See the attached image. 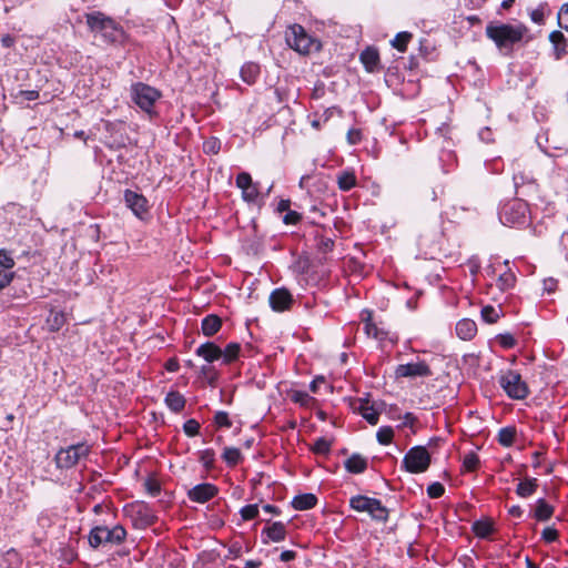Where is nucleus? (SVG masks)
Segmentation results:
<instances>
[{
	"label": "nucleus",
	"instance_id": "1",
	"mask_svg": "<svg viewBox=\"0 0 568 568\" xmlns=\"http://www.w3.org/2000/svg\"><path fill=\"white\" fill-rule=\"evenodd\" d=\"M528 33V27L521 22L511 24L491 21L485 28L486 37L491 40L499 52L505 55H509L514 47L524 40L525 42L530 41L531 37H529Z\"/></svg>",
	"mask_w": 568,
	"mask_h": 568
},
{
	"label": "nucleus",
	"instance_id": "2",
	"mask_svg": "<svg viewBox=\"0 0 568 568\" xmlns=\"http://www.w3.org/2000/svg\"><path fill=\"white\" fill-rule=\"evenodd\" d=\"M87 24L92 32L100 33L103 40L110 44H123L126 33L123 28L112 18L101 11H93L85 14Z\"/></svg>",
	"mask_w": 568,
	"mask_h": 568
},
{
	"label": "nucleus",
	"instance_id": "3",
	"mask_svg": "<svg viewBox=\"0 0 568 568\" xmlns=\"http://www.w3.org/2000/svg\"><path fill=\"white\" fill-rule=\"evenodd\" d=\"M130 97L134 104L148 114L150 120L158 116L155 103L162 97L160 90L143 82H134L130 87Z\"/></svg>",
	"mask_w": 568,
	"mask_h": 568
},
{
	"label": "nucleus",
	"instance_id": "4",
	"mask_svg": "<svg viewBox=\"0 0 568 568\" xmlns=\"http://www.w3.org/2000/svg\"><path fill=\"white\" fill-rule=\"evenodd\" d=\"M286 42L294 51L300 54H308L312 51H318L321 43L312 38L300 24H294L286 33Z\"/></svg>",
	"mask_w": 568,
	"mask_h": 568
},
{
	"label": "nucleus",
	"instance_id": "5",
	"mask_svg": "<svg viewBox=\"0 0 568 568\" xmlns=\"http://www.w3.org/2000/svg\"><path fill=\"white\" fill-rule=\"evenodd\" d=\"M498 383L511 399L520 400L529 395V388L526 382L523 381L521 375L516 371L507 369L501 372Z\"/></svg>",
	"mask_w": 568,
	"mask_h": 568
},
{
	"label": "nucleus",
	"instance_id": "6",
	"mask_svg": "<svg viewBox=\"0 0 568 568\" xmlns=\"http://www.w3.org/2000/svg\"><path fill=\"white\" fill-rule=\"evenodd\" d=\"M432 457L425 446H414L405 454L402 468L409 474L425 473L430 466Z\"/></svg>",
	"mask_w": 568,
	"mask_h": 568
},
{
	"label": "nucleus",
	"instance_id": "7",
	"mask_svg": "<svg viewBox=\"0 0 568 568\" xmlns=\"http://www.w3.org/2000/svg\"><path fill=\"white\" fill-rule=\"evenodd\" d=\"M528 205L525 201L516 199L505 203L499 210V221L504 225L520 226L527 222Z\"/></svg>",
	"mask_w": 568,
	"mask_h": 568
},
{
	"label": "nucleus",
	"instance_id": "8",
	"mask_svg": "<svg viewBox=\"0 0 568 568\" xmlns=\"http://www.w3.org/2000/svg\"><path fill=\"white\" fill-rule=\"evenodd\" d=\"M90 453V446L85 443H78L61 448L54 456V462L60 469H70L74 467L81 459H85Z\"/></svg>",
	"mask_w": 568,
	"mask_h": 568
},
{
	"label": "nucleus",
	"instance_id": "9",
	"mask_svg": "<svg viewBox=\"0 0 568 568\" xmlns=\"http://www.w3.org/2000/svg\"><path fill=\"white\" fill-rule=\"evenodd\" d=\"M235 184L242 190V199L246 203H256L261 196L258 182H253L252 176L247 172H241L236 175Z\"/></svg>",
	"mask_w": 568,
	"mask_h": 568
},
{
	"label": "nucleus",
	"instance_id": "10",
	"mask_svg": "<svg viewBox=\"0 0 568 568\" xmlns=\"http://www.w3.org/2000/svg\"><path fill=\"white\" fill-rule=\"evenodd\" d=\"M433 372L429 365L424 362L400 364L395 369V376L400 377H429Z\"/></svg>",
	"mask_w": 568,
	"mask_h": 568
},
{
	"label": "nucleus",
	"instance_id": "11",
	"mask_svg": "<svg viewBox=\"0 0 568 568\" xmlns=\"http://www.w3.org/2000/svg\"><path fill=\"white\" fill-rule=\"evenodd\" d=\"M217 494V486L211 483H202L190 488L186 496L193 503L204 504L213 499Z\"/></svg>",
	"mask_w": 568,
	"mask_h": 568
},
{
	"label": "nucleus",
	"instance_id": "12",
	"mask_svg": "<svg viewBox=\"0 0 568 568\" xmlns=\"http://www.w3.org/2000/svg\"><path fill=\"white\" fill-rule=\"evenodd\" d=\"M268 302L274 312H285L291 308L294 298L287 288L278 287L271 292Z\"/></svg>",
	"mask_w": 568,
	"mask_h": 568
},
{
	"label": "nucleus",
	"instance_id": "13",
	"mask_svg": "<svg viewBox=\"0 0 568 568\" xmlns=\"http://www.w3.org/2000/svg\"><path fill=\"white\" fill-rule=\"evenodd\" d=\"M287 535L286 525L282 521L270 523L261 531V539L263 544L280 542L285 540Z\"/></svg>",
	"mask_w": 568,
	"mask_h": 568
},
{
	"label": "nucleus",
	"instance_id": "14",
	"mask_svg": "<svg viewBox=\"0 0 568 568\" xmlns=\"http://www.w3.org/2000/svg\"><path fill=\"white\" fill-rule=\"evenodd\" d=\"M125 205L140 219L148 212V200L141 193L132 190L124 191Z\"/></svg>",
	"mask_w": 568,
	"mask_h": 568
},
{
	"label": "nucleus",
	"instance_id": "15",
	"mask_svg": "<svg viewBox=\"0 0 568 568\" xmlns=\"http://www.w3.org/2000/svg\"><path fill=\"white\" fill-rule=\"evenodd\" d=\"M195 355L202 357L207 363H214L221 359L222 348L214 342H205L195 349Z\"/></svg>",
	"mask_w": 568,
	"mask_h": 568
},
{
	"label": "nucleus",
	"instance_id": "16",
	"mask_svg": "<svg viewBox=\"0 0 568 568\" xmlns=\"http://www.w3.org/2000/svg\"><path fill=\"white\" fill-rule=\"evenodd\" d=\"M549 41L552 44L554 58L556 60H561L568 54V41L561 31L550 32Z\"/></svg>",
	"mask_w": 568,
	"mask_h": 568
},
{
	"label": "nucleus",
	"instance_id": "17",
	"mask_svg": "<svg viewBox=\"0 0 568 568\" xmlns=\"http://www.w3.org/2000/svg\"><path fill=\"white\" fill-rule=\"evenodd\" d=\"M359 60L367 72H375L379 67V53L376 48L367 47L361 52Z\"/></svg>",
	"mask_w": 568,
	"mask_h": 568
},
{
	"label": "nucleus",
	"instance_id": "18",
	"mask_svg": "<svg viewBox=\"0 0 568 568\" xmlns=\"http://www.w3.org/2000/svg\"><path fill=\"white\" fill-rule=\"evenodd\" d=\"M103 546L108 545H120L126 538V530L121 525H115L112 528H108L104 526V535H103Z\"/></svg>",
	"mask_w": 568,
	"mask_h": 568
},
{
	"label": "nucleus",
	"instance_id": "19",
	"mask_svg": "<svg viewBox=\"0 0 568 568\" xmlns=\"http://www.w3.org/2000/svg\"><path fill=\"white\" fill-rule=\"evenodd\" d=\"M477 333V325L470 318H463L456 324V335L463 341H470Z\"/></svg>",
	"mask_w": 568,
	"mask_h": 568
},
{
	"label": "nucleus",
	"instance_id": "20",
	"mask_svg": "<svg viewBox=\"0 0 568 568\" xmlns=\"http://www.w3.org/2000/svg\"><path fill=\"white\" fill-rule=\"evenodd\" d=\"M471 530L476 537L486 539L495 531L494 521L488 517L480 518L473 523Z\"/></svg>",
	"mask_w": 568,
	"mask_h": 568
},
{
	"label": "nucleus",
	"instance_id": "21",
	"mask_svg": "<svg viewBox=\"0 0 568 568\" xmlns=\"http://www.w3.org/2000/svg\"><path fill=\"white\" fill-rule=\"evenodd\" d=\"M368 462L361 454L351 455L344 463L345 469L351 474H362L367 469Z\"/></svg>",
	"mask_w": 568,
	"mask_h": 568
},
{
	"label": "nucleus",
	"instance_id": "22",
	"mask_svg": "<svg viewBox=\"0 0 568 568\" xmlns=\"http://www.w3.org/2000/svg\"><path fill=\"white\" fill-rule=\"evenodd\" d=\"M555 508L544 498L536 500L532 517L538 521H547L554 515Z\"/></svg>",
	"mask_w": 568,
	"mask_h": 568
},
{
	"label": "nucleus",
	"instance_id": "23",
	"mask_svg": "<svg viewBox=\"0 0 568 568\" xmlns=\"http://www.w3.org/2000/svg\"><path fill=\"white\" fill-rule=\"evenodd\" d=\"M221 327L222 320L215 314L206 315L201 322V331L207 337L215 335Z\"/></svg>",
	"mask_w": 568,
	"mask_h": 568
},
{
	"label": "nucleus",
	"instance_id": "24",
	"mask_svg": "<svg viewBox=\"0 0 568 568\" xmlns=\"http://www.w3.org/2000/svg\"><path fill=\"white\" fill-rule=\"evenodd\" d=\"M164 403L171 412L178 414L184 409L186 399L180 392L170 390L164 398Z\"/></svg>",
	"mask_w": 568,
	"mask_h": 568
},
{
	"label": "nucleus",
	"instance_id": "25",
	"mask_svg": "<svg viewBox=\"0 0 568 568\" xmlns=\"http://www.w3.org/2000/svg\"><path fill=\"white\" fill-rule=\"evenodd\" d=\"M317 497L314 494L306 493L295 496L291 505L295 510H308L316 506Z\"/></svg>",
	"mask_w": 568,
	"mask_h": 568
},
{
	"label": "nucleus",
	"instance_id": "26",
	"mask_svg": "<svg viewBox=\"0 0 568 568\" xmlns=\"http://www.w3.org/2000/svg\"><path fill=\"white\" fill-rule=\"evenodd\" d=\"M338 189L343 192H348L357 185V178L354 171L344 170L336 176Z\"/></svg>",
	"mask_w": 568,
	"mask_h": 568
},
{
	"label": "nucleus",
	"instance_id": "27",
	"mask_svg": "<svg viewBox=\"0 0 568 568\" xmlns=\"http://www.w3.org/2000/svg\"><path fill=\"white\" fill-rule=\"evenodd\" d=\"M514 186L516 189V194L519 196H525L528 194V191L534 189L532 179L526 176L524 173H515L513 176Z\"/></svg>",
	"mask_w": 568,
	"mask_h": 568
},
{
	"label": "nucleus",
	"instance_id": "28",
	"mask_svg": "<svg viewBox=\"0 0 568 568\" xmlns=\"http://www.w3.org/2000/svg\"><path fill=\"white\" fill-rule=\"evenodd\" d=\"M260 72H261V69L257 63L246 62L241 68L240 74H241V79L245 83L251 85L256 82L257 78L260 77Z\"/></svg>",
	"mask_w": 568,
	"mask_h": 568
},
{
	"label": "nucleus",
	"instance_id": "29",
	"mask_svg": "<svg viewBox=\"0 0 568 568\" xmlns=\"http://www.w3.org/2000/svg\"><path fill=\"white\" fill-rule=\"evenodd\" d=\"M538 488L537 478H526L520 480L516 487V494L521 498H528L532 496Z\"/></svg>",
	"mask_w": 568,
	"mask_h": 568
},
{
	"label": "nucleus",
	"instance_id": "30",
	"mask_svg": "<svg viewBox=\"0 0 568 568\" xmlns=\"http://www.w3.org/2000/svg\"><path fill=\"white\" fill-rule=\"evenodd\" d=\"M241 352V344L236 342L229 343L225 348H222V363L229 365L239 358Z\"/></svg>",
	"mask_w": 568,
	"mask_h": 568
},
{
	"label": "nucleus",
	"instance_id": "31",
	"mask_svg": "<svg viewBox=\"0 0 568 568\" xmlns=\"http://www.w3.org/2000/svg\"><path fill=\"white\" fill-rule=\"evenodd\" d=\"M374 500L375 498L357 495L349 499V506L358 513H368Z\"/></svg>",
	"mask_w": 568,
	"mask_h": 568
},
{
	"label": "nucleus",
	"instance_id": "32",
	"mask_svg": "<svg viewBox=\"0 0 568 568\" xmlns=\"http://www.w3.org/2000/svg\"><path fill=\"white\" fill-rule=\"evenodd\" d=\"M516 428L514 426H507L499 429L497 440L503 447H510L514 445L516 439Z\"/></svg>",
	"mask_w": 568,
	"mask_h": 568
},
{
	"label": "nucleus",
	"instance_id": "33",
	"mask_svg": "<svg viewBox=\"0 0 568 568\" xmlns=\"http://www.w3.org/2000/svg\"><path fill=\"white\" fill-rule=\"evenodd\" d=\"M528 14L534 23L544 26L546 16L550 14V9L547 2H540L538 7L530 10Z\"/></svg>",
	"mask_w": 568,
	"mask_h": 568
},
{
	"label": "nucleus",
	"instance_id": "34",
	"mask_svg": "<svg viewBox=\"0 0 568 568\" xmlns=\"http://www.w3.org/2000/svg\"><path fill=\"white\" fill-rule=\"evenodd\" d=\"M368 514L372 517V519L376 521L386 523L388 519V509L385 506H383L379 499L376 498L373 501Z\"/></svg>",
	"mask_w": 568,
	"mask_h": 568
},
{
	"label": "nucleus",
	"instance_id": "35",
	"mask_svg": "<svg viewBox=\"0 0 568 568\" xmlns=\"http://www.w3.org/2000/svg\"><path fill=\"white\" fill-rule=\"evenodd\" d=\"M45 322L50 332H58L65 324V315L63 312L51 311Z\"/></svg>",
	"mask_w": 568,
	"mask_h": 568
},
{
	"label": "nucleus",
	"instance_id": "36",
	"mask_svg": "<svg viewBox=\"0 0 568 568\" xmlns=\"http://www.w3.org/2000/svg\"><path fill=\"white\" fill-rule=\"evenodd\" d=\"M413 34L408 31L398 32L395 38L390 41L393 48L398 50L399 52H405L407 50V45L412 40Z\"/></svg>",
	"mask_w": 568,
	"mask_h": 568
},
{
	"label": "nucleus",
	"instance_id": "37",
	"mask_svg": "<svg viewBox=\"0 0 568 568\" xmlns=\"http://www.w3.org/2000/svg\"><path fill=\"white\" fill-rule=\"evenodd\" d=\"M515 283L516 275L510 270H507L506 272L501 273L497 280V286L501 292L509 291L515 286Z\"/></svg>",
	"mask_w": 568,
	"mask_h": 568
},
{
	"label": "nucleus",
	"instance_id": "38",
	"mask_svg": "<svg viewBox=\"0 0 568 568\" xmlns=\"http://www.w3.org/2000/svg\"><path fill=\"white\" fill-rule=\"evenodd\" d=\"M104 535V526H95L93 527L88 536L89 545L93 549H98L99 547L103 546V537Z\"/></svg>",
	"mask_w": 568,
	"mask_h": 568
},
{
	"label": "nucleus",
	"instance_id": "39",
	"mask_svg": "<svg viewBox=\"0 0 568 568\" xmlns=\"http://www.w3.org/2000/svg\"><path fill=\"white\" fill-rule=\"evenodd\" d=\"M222 459L231 467L236 466L241 459L242 454L239 448L235 447H225L222 454Z\"/></svg>",
	"mask_w": 568,
	"mask_h": 568
},
{
	"label": "nucleus",
	"instance_id": "40",
	"mask_svg": "<svg viewBox=\"0 0 568 568\" xmlns=\"http://www.w3.org/2000/svg\"><path fill=\"white\" fill-rule=\"evenodd\" d=\"M480 314H481V318L484 322H486L488 324H493L499 320V317L503 314V311L500 307H494L491 305H486L481 308Z\"/></svg>",
	"mask_w": 568,
	"mask_h": 568
},
{
	"label": "nucleus",
	"instance_id": "41",
	"mask_svg": "<svg viewBox=\"0 0 568 568\" xmlns=\"http://www.w3.org/2000/svg\"><path fill=\"white\" fill-rule=\"evenodd\" d=\"M199 462L206 470H211L215 463V452L212 448H206L199 452Z\"/></svg>",
	"mask_w": 568,
	"mask_h": 568
},
{
	"label": "nucleus",
	"instance_id": "42",
	"mask_svg": "<svg viewBox=\"0 0 568 568\" xmlns=\"http://www.w3.org/2000/svg\"><path fill=\"white\" fill-rule=\"evenodd\" d=\"M332 448V442L325 437L317 438L311 447V450L316 455H327Z\"/></svg>",
	"mask_w": 568,
	"mask_h": 568
},
{
	"label": "nucleus",
	"instance_id": "43",
	"mask_svg": "<svg viewBox=\"0 0 568 568\" xmlns=\"http://www.w3.org/2000/svg\"><path fill=\"white\" fill-rule=\"evenodd\" d=\"M359 413L362 417L371 425H376L379 419V413L374 407L368 406L367 403L361 405Z\"/></svg>",
	"mask_w": 568,
	"mask_h": 568
},
{
	"label": "nucleus",
	"instance_id": "44",
	"mask_svg": "<svg viewBox=\"0 0 568 568\" xmlns=\"http://www.w3.org/2000/svg\"><path fill=\"white\" fill-rule=\"evenodd\" d=\"M479 457L476 453L469 452L464 456L463 459V470L464 471H475L479 466Z\"/></svg>",
	"mask_w": 568,
	"mask_h": 568
},
{
	"label": "nucleus",
	"instance_id": "45",
	"mask_svg": "<svg viewBox=\"0 0 568 568\" xmlns=\"http://www.w3.org/2000/svg\"><path fill=\"white\" fill-rule=\"evenodd\" d=\"M394 437V430L390 426H382L376 433L377 442L381 445H389Z\"/></svg>",
	"mask_w": 568,
	"mask_h": 568
},
{
	"label": "nucleus",
	"instance_id": "46",
	"mask_svg": "<svg viewBox=\"0 0 568 568\" xmlns=\"http://www.w3.org/2000/svg\"><path fill=\"white\" fill-rule=\"evenodd\" d=\"M367 316L366 317H363V321H364V329H365V333L367 334V336L369 337H374V338H379L381 337V331L379 328L376 326V324H374L372 322V315L369 312H366Z\"/></svg>",
	"mask_w": 568,
	"mask_h": 568
},
{
	"label": "nucleus",
	"instance_id": "47",
	"mask_svg": "<svg viewBox=\"0 0 568 568\" xmlns=\"http://www.w3.org/2000/svg\"><path fill=\"white\" fill-rule=\"evenodd\" d=\"M241 517L243 520H252L258 516V505L250 504L241 508Z\"/></svg>",
	"mask_w": 568,
	"mask_h": 568
},
{
	"label": "nucleus",
	"instance_id": "48",
	"mask_svg": "<svg viewBox=\"0 0 568 568\" xmlns=\"http://www.w3.org/2000/svg\"><path fill=\"white\" fill-rule=\"evenodd\" d=\"M496 339L498 344L505 349L513 348L516 345V338L510 333L499 334L496 336Z\"/></svg>",
	"mask_w": 568,
	"mask_h": 568
},
{
	"label": "nucleus",
	"instance_id": "49",
	"mask_svg": "<svg viewBox=\"0 0 568 568\" xmlns=\"http://www.w3.org/2000/svg\"><path fill=\"white\" fill-rule=\"evenodd\" d=\"M200 423L193 418L183 424V430L189 437L196 436L200 432Z\"/></svg>",
	"mask_w": 568,
	"mask_h": 568
},
{
	"label": "nucleus",
	"instance_id": "50",
	"mask_svg": "<svg viewBox=\"0 0 568 568\" xmlns=\"http://www.w3.org/2000/svg\"><path fill=\"white\" fill-rule=\"evenodd\" d=\"M559 538V532L556 528L554 527H546L542 529L541 531V539L547 542V544H551V542H555L557 541Z\"/></svg>",
	"mask_w": 568,
	"mask_h": 568
},
{
	"label": "nucleus",
	"instance_id": "51",
	"mask_svg": "<svg viewBox=\"0 0 568 568\" xmlns=\"http://www.w3.org/2000/svg\"><path fill=\"white\" fill-rule=\"evenodd\" d=\"M144 487L148 494H150L152 497L158 496L161 493V486L160 483L155 478H148L144 481Z\"/></svg>",
	"mask_w": 568,
	"mask_h": 568
},
{
	"label": "nucleus",
	"instance_id": "52",
	"mask_svg": "<svg viewBox=\"0 0 568 568\" xmlns=\"http://www.w3.org/2000/svg\"><path fill=\"white\" fill-rule=\"evenodd\" d=\"M291 399L302 406H306L312 397L304 390H294L291 394Z\"/></svg>",
	"mask_w": 568,
	"mask_h": 568
},
{
	"label": "nucleus",
	"instance_id": "53",
	"mask_svg": "<svg viewBox=\"0 0 568 568\" xmlns=\"http://www.w3.org/2000/svg\"><path fill=\"white\" fill-rule=\"evenodd\" d=\"M214 423L219 427L230 428L232 426V422L226 412L220 410L214 416Z\"/></svg>",
	"mask_w": 568,
	"mask_h": 568
},
{
	"label": "nucleus",
	"instance_id": "54",
	"mask_svg": "<svg viewBox=\"0 0 568 568\" xmlns=\"http://www.w3.org/2000/svg\"><path fill=\"white\" fill-rule=\"evenodd\" d=\"M14 260L6 250H0V267L11 270L14 266Z\"/></svg>",
	"mask_w": 568,
	"mask_h": 568
},
{
	"label": "nucleus",
	"instance_id": "55",
	"mask_svg": "<svg viewBox=\"0 0 568 568\" xmlns=\"http://www.w3.org/2000/svg\"><path fill=\"white\" fill-rule=\"evenodd\" d=\"M444 493H445V487L438 481L432 483L427 487V495L430 498H439L444 495Z\"/></svg>",
	"mask_w": 568,
	"mask_h": 568
},
{
	"label": "nucleus",
	"instance_id": "56",
	"mask_svg": "<svg viewBox=\"0 0 568 568\" xmlns=\"http://www.w3.org/2000/svg\"><path fill=\"white\" fill-rule=\"evenodd\" d=\"M302 215L296 212L288 210L285 215L283 216V223L286 225H296L301 222Z\"/></svg>",
	"mask_w": 568,
	"mask_h": 568
},
{
	"label": "nucleus",
	"instance_id": "57",
	"mask_svg": "<svg viewBox=\"0 0 568 568\" xmlns=\"http://www.w3.org/2000/svg\"><path fill=\"white\" fill-rule=\"evenodd\" d=\"M558 24L561 29L568 31V3L562 4L558 12Z\"/></svg>",
	"mask_w": 568,
	"mask_h": 568
},
{
	"label": "nucleus",
	"instance_id": "58",
	"mask_svg": "<svg viewBox=\"0 0 568 568\" xmlns=\"http://www.w3.org/2000/svg\"><path fill=\"white\" fill-rule=\"evenodd\" d=\"M346 140L351 145H356L362 141V132L358 129L352 128L347 131Z\"/></svg>",
	"mask_w": 568,
	"mask_h": 568
},
{
	"label": "nucleus",
	"instance_id": "59",
	"mask_svg": "<svg viewBox=\"0 0 568 568\" xmlns=\"http://www.w3.org/2000/svg\"><path fill=\"white\" fill-rule=\"evenodd\" d=\"M14 278V272L0 271V290L7 287Z\"/></svg>",
	"mask_w": 568,
	"mask_h": 568
},
{
	"label": "nucleus",
	"instance_id": "60",
	"mask_svg": "<svg viewBox=\"0 0 568 568\" xmlns=\"http://www.w3.org/2000/svg\"><path fill=\"white\" fill-rule=\"evenodd\" d=\"M19 95L22 97L26 101H33L39 99L40 93L38 90H21Z\"/></svg>",
	"mask_w": 568,
	"mask_h": 568
},
{
	"label": "nucleus",
	"instance_id": "61",
	"mask_svg": "<svg viewBox=\"0 0 568 568\" xmlns=\"http://www.w3.org/2000/svg\"><path fill=\"white\" fill-rule=\"evenodd\" d=\"M335 112H338L341 113L342 111L337 108V106H331V108H327L326 110H324V112L320 115V118L322 119L323 123H326Z\"/></svg>",
	"mask_w": 568,
	"mask_h": 568
},
{
	"label": "nucleus",
	"instance_id": "62",
	"mask_svg": "<svg viewBox=\"0 0 568 568\" xmlns=\"http://www.w3.org/2000/svg\"><path fill=\"white\" fill-rule=\"evenodd\" d=\"M467 265L469 267V272H470L471 276L476 277L480 270V264H479L478 260L470 258L468 261Z\"/></svg>",
	"mask_w": 568,
	"mask_h": 568
},
{
	"label": "nucleus",
	"instance_id": "63",
	"mask_svg": "<svg viewBox=\"0 0 568 568\" xmlns=\"http://www.w3.org/2000/svg\"><path fill=\"white\" fill-rule=\"evenodd\" d=\"M417 418L416 416L413 414V413H406L404 416H403V423L400 425V427H413L414 424L416 423Z\"/></svg>",
	"mask_w": 568,
	"mask_h": 568
},
{
	"label": "nucleus",
	"instance_id": "64",
	"mask_svg": "<svg viewBox=\"0 0 568 568\" xmlns=\"http://www.w3.org/2000/svg\"><path fill=\"white\" fill-rule=\"evenodd\" d=\"M180 368V363L176 358H170L165 363V369L170 373H175Z\"/></svg>",
	"mask_w": 568,
	"mask_h": 568
}]
</instances>
